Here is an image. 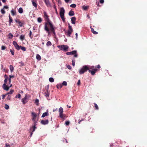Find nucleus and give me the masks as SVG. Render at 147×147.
<instances>
[{"mask_svg":"<svg viewBox=\"0 0 147 147\" xmlns=\"http://www.w3.org/2000/svg\"><path fill=\"white\" fill-rule=\"evenodd\" d=\"M48 29L46 30L45 28V26H44V29L48 33L49 35L50 34L51 32L53 33L54 35L56 34L55 30V27L53 26L52 23L50 24L47 26Z\"/></svg>","mask_w":147,"mask_h":147,"instance_id":"obj_1","label":"nucleus"},{"mask_svg":"<svg viewBox=\"0 0 147 147\" xmlns=\"http://www.w3.org/2000/svg\"><path fill=\"white\" fill-rule=\"evenodd\" d=\"M43 13L44 15V17L46 19L47 21V22L45 23L44 26H45V29L47 30L48 29V28H47V26L52 23L49 18V16L47 15V13L46 12L44 11Z\"/></svg>","mask_w":147,"mask_h":147,"instance_id":"obj_2","label":"nucleus"},{"mask_svg":"<svg viewBox=\"0 0 147 147\" xmlns=\"http://www.w3.org/2000/svg\"><path fill=\"white\" fill-rule=\"evenodd\" d=\"M95 68V67L94 66H90L89 67V69H88V71L92 75H94L95 73L98 71V69Z\"/></svg>","mask_w":147,"mask_h":147,"instance_id":"obj_3","label":"nucleus"},{"mask_svg":"<svg viewBox=\"0 0 147 147\" xmlns=\"http://www.w3.org/2000/svg\"><path fill=\"white\" fill-rule=\"evenodd\" d=\"M59 116L62 119H64L67 117L65 115L63 114V109L62 108L60 107L59 108Z\"/></svg>","mask_w":147,"mask_h":147,"instance_id":"obj_4","label":"nucleus"},{"mask_svg":"<svg viewBox=\"0 0 147 147\" xmlns=\"http://www.w3.org/2000/svg\"><path fill=\"white\" fill-rule=\"evenodd\" d=\"M65 11L63 7L60 8L59 14L60 17L63 22L65 21L64 18V13Z\"/></svg>","mask_w":147,"mask_h":147,"instance_id":"obj_5","label":"nucleus"},{"mask_svg":"<svg viewBox=\"0 0 147 147\" xmlns=\"http://www.w3.org/2000/svg\"><path fill=\"white\" fill-rule=\"evenodd\" d=\"M89 69V68L87 65L83 66L82 68L80 70L79 73L80 74H83L87 70H88Z\"/></svg>","mask_w":147,"mask_h":147,"instance_id":"obj_6","label":"nucleus"},{"mask_svg":"<svg viewBox=\"0 0 147 147\" xmlns=\"http://www.w3.org/2000/svg\"><path fill=\"white\" fill-rule=\"evenodd\" d=\"M69 25V29L67 31V33H66L65 34L67 36L70 37L71 34L73 31V30L71 26L69 24H68Z\"/></svg>","mask_w":147,"mask_h":147,"instance_id":"obj_7","label":"nucleus"},{"mask_svg":"<svg viewBox=\"0 0 147 147\" xmlns=\"http://www.w3.org/2000/svg\"><path fill=\"white\" fill-rule=\"evenodd\" d=\"M77 51L76 50H74L71 52H68L66 53V54L67 55H74V57H78V54L77 53Z\"/></svg>","mask_w":147,"mask_h":147,"instance_id":"obj_8","label":"nucleus"},{"mask_svg":"<svg viewBox=\"0 0 147 147\" xmlns=\"http://www.w3.org/2000/svg\"><path fill=\"white\" fill-rule=\"evenodd\" d=\"M29 96V95L26 94L25 97L22 99V102L23 104H25L28 101V98Z\"/></svg>","mask_w":147,"mask_h":147,"instance_id":"obj_9","label":"nucleus"},{"mask_svg":"<svg viewBox=\"0 0 147 147\" xmlns=\"http://www.w3.org/2000/svg\"><path fill=\"white\" fill-rule=\"evenodd\" d=\"M12 43L16 49L17 50H19L20 49V46H19L17 42L15 41H13Z\"/></svg>","mask_w":147,"mask_h":147,"instance_id":"obj_10","label":"nucleus"},{"mask_svg":"<svg viewBox=\"0 0 147 147\" xmlns=\"http://www.w3.org/2000/svg\"><path fill=\"white\" fill-rule=\"evenodd\" d=\"M45 2L46 6L48 7H51V4L49 1V0H43Z\"/></svg>","mask_w":147,"mask_h":147,"instance_id":"obj_11","label":"nucleus"},{"mask_svg":"<svg viewBox=\"0 0 147 147\" xmlns=\"http://www.w3.org/2000/svg\"><path fill=\"white\" fill-rule=\"evenodd\" d=\"M40 123L43 125H45L49 123V121L48 119L46 120H42L41 121Z\"/></svg>","mask_w":147,"mask_h":147,"instance_id":"obj_12","label":"nucleus"},{"mask_svg":"<svg viewBox=\"0 0 147 147\" xmlns=\"http://www.w3.org/2000/svg\"><path fill=\"white\" fill-rule=\"evenodd\" d=\"M2 87L4 90L6 91H8L9 88V87L6 85V84H4L2 85Z\"/></svg>","mask_w":147,"mask_h":147,"instance_id":"obj_13","label":"nucleus"},{"mask_svg":"<svg viewBox=\"0 0 147 147\" xmlns=\"http://www.w3.org/2000/svg\"><path fill=\"white\" fill-rule=\"evenodd\" d=\"M31 114L32 116V120H36V117L37 116L36 114L34 112H32Z\"/></svg>","mask_w":147,"mask_h":147,"instance_id":"obj_14","label":"nucleus"},{"mask_svg":"<svg viewBox=\"0 0 147 147\" xmlns=\"http://www.w3.org/2000/svg\"><path fill=\"white\" fill-rule=\"evenodd\" d=\"M36 0H32V2L33 5L36 8L37 7V4L36 2Z\"/></svg>","mask_w":147,"mask_h":147,"instance_id":"obj_15","label":"nucleus"},{"mask_svg":"<svg viewBox=\"0 0 147 147\" xmlns=\"http://www.w3.org/2000/svg\"><path fill=\"white\" fill-rule=\"evenodd\" d=\"M4 77L5 78V80L4 81V84H7V80L8 79V76L6 74H5L4 76Z\"/></svg>","mask_w":147,"mask_h":147,"instance_id":"obj_16","label":"nucleus"},{"mask_svg":"<svg viewBox=\"0 0 147 147\" xmlns=\"http://www.w3.org/2000/svg\"><path fill=\"white\" fill-rule=\"evenodd\" d=\"M49 115L48 111L47 110V111L43 113L41 116L42 117H44L45 116H48Z\"/></svg>","mask_w":147,"mask_h":147,"instance_id":"obj_17","label":"nucleus"},{"mask_svg":"<svg viewBox=\"0 0 147 147\" xmlns=\"http://www.w3.org/2000/svg\"><path fill=\"white\" fill-rule=\"evenodd\" d=\"M76 18L75 17H72L71 18V23L73 24H75L76 22Z\"/></svg>","mask_w":147,"mask_h":147,"instance_id":"obj_18","label":"nucleus"},{"mask_svg":"<svg viewBox=\"0 0 147 147\" xmlns=\"http://www.w3.org/2000/svg\"><path fill=\"white\" fill-rule=\"evenodd\" d=\"M69 48V47L67 45H64L63 47V50L65 51H68V49Z\"/></svg>","mask_w":147,"mask_h":147,"instance_id":"obj_19","label":"nucleus"},{"mask_svg":"<svg viewBox=\"0 0 147 147\" xmlns=\"http://www.w3.org/2000/svg\"><path fill=\"white\" fill-rule=\"evenodd\" d=\"M9 26H10L11 25V23L13 21V19L10 16L9 14Z\"/></svg>","mask_w":147,"mask_h":147,"instance_id":"obj_20","label":"nucleus"},{"mask_svg":"<svg viewBox=\"0 0 147 147\" xmlns=\"http://www.w3.org/2000/svg\"><path fill=\"white\" fill-rule=\"evenodd\" d=\"M11 15L12 16H14L15 15H16V10H14L13 9H12L11 10Z\"/></svg>","mask_w":147,"mask_h":147,"instance_id":"obj_21","label":"nucleus"},{"mask_svg":"<svg viewBox=\"0 0 147 147\" xmlns=\"http://www.w3.org/2000/svg\"><path fill=\"white\" fill-rule=\"evenodd\" d=\"M36 127V126H33L30 128V130H32V132H33L35 131V129Z\"/></svg>","mask_w":147,"mask_h":147,"instance_id":"obj_22","label":"nucleus"},{"mask_svg":"<svg viewBox=\"0 0 147 147\" xmlns=\"http://www.w3.org/2000/svg\"><path fill=\"white\" fill-rule=\"evenodd\" d=\"M44 94L47 98L49 96V94L47 89V90L46 92H45Z\"/></svg>","mask_w":147,"mask_h":147,"instance_id":"obj_23","label":"nucleus"},{"mask_svg":"<svg viewBox=\"0 0 147 147\" xmlns=\"http://www.w3.org/2000/svg\"><path fill=\"white\" fill-rule=\"evenodd\" d=\"M69 16H73L74 15V13L73 11L71 10L69 13Z\"/></svg>","mask_w":147,"mask_h":147,"instance_id":"obj_24","label":"nucleus"},{"mask_svg":"<svg viewBox=\"0 0 147 147\" xmlns=\"http://www.w3.org/2000/svg\"><path fill=\"white\" fill-rule=\"evenodd\" d=\"M14 92V90L11 89L10 90V91L7 93V95L9 94V95H11Z\"/></svg>","mask_w":147,"mask_h":147,"instance_id":"obj_25","label":"nucleus"},{"mask_svg":"<svg viewBox=\"0 0 147 147\" xmlns=\"http://www.w3.org/2000/svg\"><path fill=\"white\" fill-rule=\"evenodd\" d=\"M82 9L84 10H86L88 9L89 6H83L82 7Z\"/></svg>","mask_w":147,"mask_h":147,"instance_id":"obj_26","label":"nucleus"},{"mask_svg":"<svg viewBox=\"0 0 147 147\" xmlns=\"http://www.w3.org/2000/svg\"><path fill=\"white\" fill-rule=\"evenodd\" d=\"M18 11L20 13H22L23 12V10L22 7H20L19 8Z\"/></svg>","mask_w":147,"mask_h":147,"instance_id":"obj_27","label":"nucleus"},{"mask_svg":"<svg viewBox=\"0 0 147 147\" xmlns=\"http://www.w3.org/2000/svg\"><path fill=\"white\" fill-rule=\"evenodd\" d=\"M18 23L19 24V26L20 27H22L23 24L19 20H18Z\"/></svg>","mask_w":147,"mask_h":147,"instance_id":"obj_28","label":"nucleus"},{"mask_svg":"<svg viewBox=\"0 0 147 147\" xmlns=\"http://www.w3.org/2000/svg\"><path fill=\"white\" fill-rule=\"evenodd\" d=\"M20 39L21 40L23 41L25 39V35H21L20 36Z\"/></svg>","mask_w":147,"mask_h":147,"instance_id":"obj_29","label":"nucleus"},{"mask_svg":"<svg viewBox=\"0 0 147 147\" xmlns=\"http://www.w3.org/2000/svg\"><path fill=\"white\" fill-rule=\"evenodd\" d=\"M64 46V45H58L57 47L59 48L61 50H63V47Z\"/></svg>","mask_w":147,"mask_h":147,"instance_id":"obj_30","label":"nucleus"},{"mask_svg":"<svg viewBox=\"0 0 147 147\" xmlns=\"http://www.w3.org/2000/svg\"><path fill=\"white\" fill-rule=\"evenodd\" d=\"M8 38L9 39H11L13 36V35L11 33H9L8 34Z\"/></svg>","mask_w":147,"mask_h":147,"instance_id":"obj_31","label":"nucleus"},{"mask_svg":"<svg viewBox=\"0 0 147 147\" xmlns=\"http://www.w3.org/2000/svg\"><path fill=\"white\" fill-rule=\"evenodd\" d=\"M91 29L92 32L93 34H98V32H97L96 31H94V29L93 28H92L91 27Z\"/></svg>","mask_w":147,"mask_h":147,"instance_id":"obj_32","label":"nucleus"},{"mask_svg":"<svg viewBox=\"0 0 147 147\" xmlns=\"http://www.w3.org/2000/svg\"><path fill=\"white\" fill-rule=\"evenodd\" d=\"M9 69L11 72H12L14 70V68L11 65H9Z\"/></svg>","mask_w":147,"mask_h":147,"instance_id":"obj_33","label":"nucleus"},{"mask_svg":"<svg viewBox=\"0 0 147 147\" xmlns=\"http://www.w3.org/2000/svg\"><path fill=\"white\" fill-rule=\"evenodd\" d=\"M62 85L61 84H57V88L60 89L62 88Z\"/></svg>","mask_w":147,"mask_h":147,"instance_id":"obj_34","label":"nucleus"},{"mask_svg":"<svg viewBox=\"0 0 147 147\" xmlns=\"http://www.w3.org/2000/svg\"><path fill=\"white\" fill-rule=\"evenodd\" d=\"M36 58L38 60H40L41 59L40 56L39 54H37L36 56Z\"/></svg>","mask_w":147,"mask_h":147,"instance_id":"obj_35","label":"nucleus"},{"mask_svg":"<svg viewBox=\"0 0 147 147\" xmlns=\"http://www.w3.org/2000/svg\"><path fill=\"white\" fill-rule=\"evenodd\" d=\"M20 49L23 51H26V48L24 47H22L20 46Z\"/></svg>","mask_w":147,"mask_h":147,"instance_id":"obj_36","label":"nucleus"},{"mask_svg":"<svg viewBox=\"0 0 147 147\" xmlns=\"http://www.w3.org/2000/svg\"><path fill=\"white\" fill-rule=\"evenodd\" d=\"M52 45V44L51 42L50 41H48L46 44V45L47 46H51Z\"/></svg>","mask_w":147,"mask_h":147,"instance_id":"obj_37","label":"nucleus"},{"mask_svg":"<svg viewBox=\"0 0 147 147\" xmlns=\"http://www.w3.org/2000/svg\"><path fill=\"white\" fill-rule=\"evenodd\" d=\"M49 81L51 82H54V79L53 78H50L49 79Z\"/></svg>","mask_w":147,"mask_h":147,"instance_id":"obj_38","label":"nucleus"},{"mask_svg":"<svg viewBox=\"0 0 147 147\" xmlns=\"http://www.w3.org/2000/svg\"><path fill=\"white\" fill-rule=\"evenodd\" d=\"M37 21L39 23H41L42 21V19L40 17H39L37 19Z\"/></svg>","mask_w":147,"mask_h":147,"instance_id":"obj_39","label":"nucleus"},{"mask_svg":"<svg viewBox=\"0 0 147 147\" xmlns=\"http://www.w3.org/2000/svg\"><path fill=\"white\" fill-rule=\"evenodd\" d=\"M94 105L95 109L96 110H98L99 108L97 104L95 103H94Z\"/></svg>","mask_w":147,"mask_h":147,"instance_id":"obj_40","label":"nucleus"},{"mask_svg":"<svg viewBox=\"0 0 147 147\" xmlns=\"http://www.w3.org/2000/svg\"><path fill=\"white\" fill-rule=\"evenodd\" d=\"M5 109H6L7 110L9 108V105L6 104H5Z\"/></svg>","mask_w":147,"mask_h":147,"instance_id":"obj_41","label":"nucleus"},{"mask_svg":"<svg viewBox=\"0 0 147 147\" xmlns=\"http://www.w3.org/2000/svg\"><path fill=\"white\" fill-rule=\"evenodd\" d=\"M16 98H21V95L20 94H18L17 95H16Z\"/></svg>","mask_w":147,"mask_h":147,"instance_id":"obj_42","label":"nucleus"},{"mask_svg":"<svg viewBox=\"0 0 147 147\" xmlns=\"http://www.w3.org/2000/svg\"><path fill=\"white\" fill-rule=\"evenodd\" d=\"M29 36L31 38H32L33 37V36H32V31L30 30V31L29 34H28Z\"/></svg>","mask_w":147,"mask_h":147,"instance_id":"obj_43","label":"nucleus"},{"mask_svg":"<svg viewBox=\"0 0 147 147\" xmlns=\"http://www.w3.org/2000/svg\"><path fill=\"white\" fill-rule=\"evenodd\" d=\"M76 6V5L75 4H72L70 5V7L72 8H75Z\"/></svg>","mask_w":147,"mask_h":147,"instance_id":"obj_44","label":"nucleus"},{"mask_svg":"<svg viewBox=\"0 0 147 147\" xmlns=\"http://www.w3.org/2000/svg\"><path fill=\"white\" fill-rule=\"evenodd\" d=\"M1 12L3 14H4L5 13V11L4 10L3 8L1 9Z\"/></svg>","mask_w":147,"mask_h":147,"instance_id":"obj_45","label":"nucleus"},{"mask_svg":"<svg viewBox=\"0 0 147 147\" xmlns=\"http://www.w3.org/2000/svg\"><path fill=\"white\" fill-rule=\"evenodd\" d=\"M62 85H64L65 86H66L67 85V83L66 81H63L62 84Z\"/></svg>","mask_w":147,"mask_h":147,"instance_id":"obj_46","label":"nucleus"},{"mask_svg":"<svg viewBox=\"0 0 147 147\" xmlns=\"http://www.w3.org/2000/svg\"><path fill=\"white\" fill-rule=\"evenodd\" d=\"M8 96L7 97V99L9 100H11V95H9V94H8Z\"/></svg>","mask_w":147,"mask_h":147,"instance_id":"obj_47","label":"nucleus"},{"mask_svg":"<svg viewBox=\"0 0 147 147\" xmlns=\"http://www.w3.org/2000/svg\"><path fill=\"white\" fill-rule=\"evenodd\" d=\"M32 121L34 122V126H36L37 125L36 123L37 122V120H32Z\"/></svg>","mask_w":147,"mask_h":147,"instance_id":"obj_48","label":"nucleus"},{"mask_svg":"<svg viewBox=\"0 0 147 147\" xmlns=\"http://www.w3.org/2000/svg\"><path fill=\"white\" fill-rule=\"evenodd\" d=\"M10 51L12 55H14V51L12 49H10Z\"/></svg>","mask_w":147,"mask_h":147,"instance_id":"obj_49","label":"nucleus"},{"mask_svg":"<svg viewBox=\"0 0 147 147\" xmlns=\"http://www.w3.org/2000/svg\"><path fill=\"white\" fill-rule=\"evenodd\" d=\"M69 122L68 121H66L65 122V124L66 125H68L69 124Z\"/></svg>","mask_w":147,"mask_h":147,"instance_id":"obj_50","label":"nucleus"},{"mask_svg":"<svg viewBox=\"0 0 147 147\" xmlns=\"http://www.w3.org/2000/svg\"><path fill=\"white\" fill-rule=\"evenodd\" d=\"M7 94H3L2 95V99H4L5 98V96L7 95Z\"/></svg>","mask_w":147,"mask_h":147,"instance_id":"obj_51","label":"nucleus"},{"mask_svg":"<svg viewBox=\"0 0 147 147\" xmlns=\"http://www.w3.org/2000/svg\"><path fill=\"white\" fill-rule=\"evenodd\" d=\"M72 64L73 65V66H74L75 65V60H73L72 61Z\"/></svg>","mask_w":147,"mask_h":147,"instance_id":"obj_52","label":"nucleus"},{"mask_svg":"<svg viewBox=\"0 0 147 147\" xmlns=\"http://www.w3.org/2000/svg\"><path fill=\"white\" fill-rule=\"evenodd\" d=\"M4 147H10V146L9 144L7 143H6Z\"/></svg>","mask_w":147,"mask_h":147,"instance_id":"obj_53","label":"nucleus"},{"mask_svg":"<svg viewBox=\"0 0 147 147\" xmlns=\"http://www.w3.org/2000/svg\"><path fill=\"white\" fill-rule=\"evenodd\" d=\"M1 49L2 50H4L6 49V47L3 46H2L1 47Z\"/></svg>","mask_w":147,"mask_h":147,"instance_id":"obj_54","label":"nucleus"},{"mask_svg":"<svg viewBox=\"0 0 147 147\" xmlns=\"http://www.w3.org/2000/svg\"><path fill=\"white\" fill-rule=\"evenodd\" d=\"M67 67L69 69H71V66L70 65H68L67 66Z\"/></svg>","mask_w":147,"mask_h":147,"instance_id":"obj_55","label":"nucleus"},{"mask_svg":"<svg viewBox=\"0 0 147 147\" xmlns=\"http://www.w3.org/2000/svg\"><path fill=\"white\" fill-rule=\"evenodd\" d=\"M9 8V7L8 6H3V9H7Z\"/></svg>","mask_w":147,"mask_h":147,"instance_id":"obj_56","label":"nucleus"},{"mask_svg":"<svg viewBox=\"0 0 147 147\" xmlns=\"http://www.w3.org/2000/svg\"><path fill=\"white\" fill-rule=\"evenodd\" d=\"M96 68H97L98 69L100 68V65H98L96 67H95Z\"/></svg>","mask_w":147,"mask_h":147,"instance_id":"obj_57","label":"nucleus"},{"mask_svg":"<svg viewBox=\"0 0 147 147\" xmlns=\"http://www.w3.org/2000/svg\"><path fill=\"white\" fill-rule=\"evenodd\" d=\"M80 84V80H78V82L77 83V84L78 85H79Z\"/></svg>","mask_w":147,"mask_h":147,"instance_id":"obj_58","label":"nucleus"},{"mask_svg":"<svg viewBox=\"0 0 147 147\" xmlns=\"http://www.w3.org/2000/svg\"><path fill=\"white\" fill-rule=\"evenodd\" d=\"M9 78L11 79L12 78H14V76L13 75L11 76V75H9Z\"/></svg>","mask_w":147,"mask_h":147,"instance_id":"obj_59","label":"nucleus"},{"mask_svg":"<svg viewBox=\"0 0 147 147\" xmlns=\"http://www.w3.org/2000/svg\"><path fill=\"white\" fill-rule=\"evenodd\" d=\"M100 2L101 3H103L104 2V0H100Z\"/></svg>","mask_w":147,"mask_h":147,"instance_id":"obj_60","label":"nucleus"},{"mask_svg":"<svg viewBox=\"0 0 147 147\" xmlns=\"http://www.w3.org/2000/svg\"><path fill=\"white\" fill-rule=\"evenodd\" d=\"M8 80L9 81V84L11 83V79L10 78H9L8 79Z\"/></svg>","mask_w":147,"mask_h":147,"instance_id":"obj_61","label":"nucleus"},{"mask_svg":"<svg viewBox=\"0 0 147 147\" xmlns=\"http://www.w3.org/2000/svg\"><path fill=\"white\" fill-rule=\"evenodd\" d=\"M19 63L21 64V66H23L24 65V64L23 63H22V62H20Z\"/></svg>","mask_w":147,"mask_h":147,"instance_id":"obj_62","label":"nucleus"},{"mask_svg":"<svg viewBox=\"0 0 147 147\" xmlns=\"http://www.w3.org/2000/svg\"><path fill=\"white\" fill-rule=\"evenodd\" d=\"M69 1V0H65V2L67 3H68Z\"/></svg>","mask_w":147,"mask_h":147,"instance_id":"obj_63","label":"nucleus"},{"mask_svg":"<svg viewBox=\"0 0 147 147\" xmlns=\"http://www.w3.org/2000/svg\"><path fill=\"white\" fill-rule=\"evenodd\" d=\"M35 102H38V103L39 102V100L38 99H36L35 101Z\"/></svg>","mask_w":147,"mask_h":147,"instance_id":"obj_64","label":"nucleus"}]
</instances>
